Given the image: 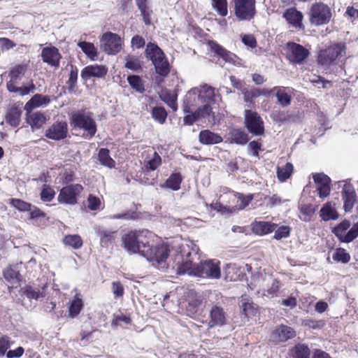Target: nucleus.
Listing matches in <instances>:
<instances>
[{
  "label": "nucleus",
  "instance_id": "28",
  "mask_svg": "<svg viewBox=\"0 0 358 358\" xmlns=\"http://www.w3.org/2000/svg\"><path fill=\"white\" fill-rule=\"evenodd\" d=\"M84 307V302L80 293L74 295L72 300L69 302L68 317L76 318Z\"/></svg>",
  "mask_w": 358,
  "mask_h": 358
},
{
  "label": "nucleus",
  "instance_id": "62",
  "mask_svg": "<svg viewBox=\"0 0 358 358\" xmlns=\"http://www.w3.org/2000/svg\"><path fill=\"white\" fill-rule=\"evenodd\" d=\"M87 203V207L91 210H99L101 204L100 199L93 194H90L88 196Z\"/></svg>",
  "mask_w": 358,
  "mask_h": 358
},
{
  "label": "nucleus",
  "instance_id": "51",
  "mask_svg": "<svg viewBox=\"0 0 358 358\" xmlns=\"http://www.w3.org/2000/svg\"><path fill=\"white\" fill-rule=\"evenodd\" d=\"M152 118L159 124H164L167 118L168 113L162 106L153 107L151 111Z\"/></svg>",
  "mask_w": 358,
  "mask_h": 358
},
{
  "label": "nucleus",
  "instance_id": "43",
  "mask_svg": "<svg viewBox=\"0 0 358 358\" xmlns=\"http://www.w3.org/2000/svg\"><path fill=\"white\" fill-rule=\"evenodd\" d=\"M275 96L277 97L278 103L283 107L287 106L291 103L292 96L289 94L285 87H274Z\"/></svg>",
  "mask_w": 358,
  "mask_h": 358
},
{
  "label": "nucleus",
  "instance_id": "63",
  "mask_svg": "<svg viewBox=\"0 0 358 358\" xmlns=\"http://www.w3.org/2000/svg\"><path fill=\"white\" fill-rule=\"evenodd\" d=\"M112 292L115 298L122 297L124 294V288L120 281L112 282Z\"/></svg>",
  "mask_w": 358,
  "mask_h": 358
},
{
  "label": "nucleus",
  "instance_id": "49",
  "mask_svg": "<svg viewBox=\"0 0 358 358\" xmlns=\"http://www.w3.org/2000/svg\"><path fill=\"white\" fill-rule=\"evenodd\" d=\"M22 294L25 295L29 299H38L40 297H44L45 295L43 292H40L39 289H34L30 285H26L20 289Z\"/></svg>",
  "mask_w": 358,
  "mask_h": 358
},
{
  "label": "nucleus",
  "instance_id": "17",
  "mask_svg": "<svg viewBox=\"0 0 358 358\" xmlns=\"http://www.w3.org/2000/svg\"><path fill=\"white\" fill-rule=\"evenodd\" d=\"M68 131L66 121H57L46 129L45 136L54 141H60L67 137Z\"/></svg>",
  "mask_w": 358,
  "mask_h": 358
},
{
  "label": "nucleus",
  "instance_id": "44",
  "mask_svg": "<svg viewBox=\"0 0 358 358\" xmlns=\"http://www.w3.org/2000/svg\"><path fill=\"white\" fill-rule=\"evenodd\" d=\"M127 82L131 87L136 92L143 94L145 92V84L143 79L137 75H129L127 76Z\"/></svg>",
  "mask_w": 358,
  "mask_h": 358
},
{
  "label": "nucleus",
  "instance_id": "4",
  "mask_svg": "<svg viewBox=\"0 0 358 358\" xmlns=\"http://www.w3.org/2000/svg\"><path fill=\"white\" fill-rule=\"evenodd\" d=\"M145 56L152 62L157 74L163 78L169 75L171 65L164 51L156 43H148L145 50Z\"/></svg>",
  "mask_w": 358,
  "mask_h": 358
},
{
  "label": "nucleus",
  "instance_id": "57",
  "mask_svg": "<svg viewBox=\"0 0 358 358\" xmlns=\"http://www.w3.org/2000/svg\"><path fill=\"white\" fill-rule=\"evenodd\" d=\"M212 6L222 16L225 17L228 14L227 0H212Z\"/></svg>",
  "mask_w": 358,
  "mask_h": 358
},
{
  "label": "nucleus",
  "instance_id": "50",
  "mask_svg": "<svg viewBox=\"0 0 358 358\" xmlns=\"http://www.w3.org/2000/svg\"><path fill=\"white\" fill-rule=\"evenodd\" d=\"M116 231L103 230L99 232L101 243L106 247L113 244L116 238Z\"/></svg>",
  "mask_w": 358,
  "mask_h": 358
},
{
  "label": "nucleus",
  "instance_id": "24",
  "mask_svg": "<svg viewBox=\"0 0 358 358\" xmlns=\"http://www.w3.org/2000/svg\"><path fill=\"white\" fill-rule=\"evenodd\" d=\"M208 45L213 52L226 62L234 63L236 62V55L225 49L216 41H209Z\"/></svg>",
  "mask_w": 358,
  "mask_h": 358
},
{
  "label": "nucleus",
  "instance_id": "47",
  "mask_svg": "<svg viewBox=\"0 0 358 358\" xmlns=\"http://www.w3.org/2000/svg\"><path fill=\"white\" fill-rule=\"evenodd\" d=\"M332 258L337 263L348 264L350 261L351 257L345 249L337 248L334 250Z\"/></svg>",
  "mask_w": 358,
  "mask_h": 358
},
{
  "label": "nucleus",
  "instance_id": "29",
  "mask_svg": "<svg viewBox=\"0 0 358 358\" xmlns=\"http://www.w3.org/2000/svg\"><path fill=\"white\" fill-rule=\"evenodd\" d=\"M3 275L5 280L8 282H16L17 285L15 288L20 285L22 280V275L17 268V265L10 264L3 270Z\"/></svg>",
  "mask_w": 358,
  "mask_h": 358
},
{
  "label": "nucleus",
  "instance_id": "13",
  "mask_svg": "<svg viewBox=\"0 0 358 358\" xmlns=\"http://www.w3.org/2000/svg\"><path fill=\"white\" fill-rule=\"evenodd\" d=\"M255 0H234L235 15L239 20H251L256 14Z\"/></svg>",
  "mask_w": 358,
  "mask_h": 358
},
{
  "label": "nucleus",
  "instance_id": "19",
  "mask_svg": "<svg viewBox=\"0 0 358 358\" xmlns=\"http://www.w3.org/2000/svg\"><path fill=\"white\" fill-rule=\"evenodd\" d=\"M313 178L317 185V190L320 198L324 199L330 194L331 192V179L323 173L313 174Z\"/></svg>",
  "mask_w": 358,
  "mask_h": 358
},
{
  "label": "nucleus",
  "instance_id": "37",
  "mask_svg": "<svg viewBox=\"0 0 358 358\" xmlns=\"http://www.w3.org/2000/svg\"><path fill=\"white\" fill-rule=\"evenodd\" d=\"M98 159L100 164L107 168L115 167V161L110 157V150L108 148H100L98 152Z\"/></svg>",
  "mask_w": 358,
  "mask_h": 358
},
{
  "label": "nucleus",
  "instance_id": "27",
  "mask_svg": "<svg viewBox=\"0 0 358 358\" xmlns=\"http://www.w3.org/2000/svg\"><path fill=\"white\" fill-rule=\"evenodd\" d=\"M22 110L19 105L16 103L11 106L8 110L5 115V120L8 124L12 127H17L21 122V116Z\"/></svg>",
  "mask_w": 358,
  "mask_h": 358
},
{
  "label": "nucleus",
  "instance_id": "18",
  "mask_svg": "<svg viewBox=\"0 0 358 358\" xmlns=\"http://www.w3.org/2000/svg\"><path fill=\"white\" fill-rule=\"evenodd\" d=\"M295 336V330L292 327L285 324L276 326L271 334V341L276 343L285 342Z\"/></svg>",
  "mask_w": 358,
  "mask_h": 358
},
{
  "label": "nucleus",
  "instance_id": "9",
  "mask_svg": "<svg viewBox=\"0 0 358 358\" xmlns=\"http://www.w3.org/2000/svg\"><path fill=\"white\" fill-rule=\"evenodd\" d=\"M351 223L348 220H344L332 229V233L337 237L341 243H349L358 237V222L355 223L352 228Z\"/></svg>",
  "mask_w": 358,
  "mask_h": 358
},
{
  "label": "nucleus",
  "instance_id": "23",
  "mask_svg": "<svg viewBox=\"0 0 358 358\" xmlns=\"http://www.w3.org/2000/svg\"><path fill=\"white\" fill-rule=\"evenodd\" d=\"M282 17L295 29H301L303 26V15L295 7L287 8L282 13Z\"/></svg>",
  "mask_w": 358,
  "mask_h": 358
},
{
  "label": "nucleus",
  "instance_id": "38",
  "mask_svg": "<svg viewBox=\"0 0 358 358\" xmlns=\"http://www.w3.org/2000/svg\"><path fill=\"white\" fill-rule=\"evenodd\" d=\"M294 172V166L291 162H287L285 166L277 167V177L280 182H285Z\"/></svg>",
  "mask_w": 358,
  "mask_h": 358
},
{
  "label": "nucleus",
  "instance_id": "56",
  "mask_svg": "<svg viewBox=\"0 0 358 358\" xmlns=\"http://www.w3.org/2000/svg\"><path fill=\"white\" fill-rule=\"evenodd\" d=\"M161 99L173 110V111H176L178 110L177 94H174L171 92H166L162 96H161Z\"/></svg>",
  "mask_w": 358,
  "mask_h": 358
},
{
  "label": "nucleus",
  "instance_id": "26",
  "mask_svg": "<svg viewBox=\"0 0 358 358\" xmlns=\"http://www.w3.org/2000/svg\"><path fill=\"white\" fill-rule=\"evenodd\" d=\"M26 121L32 131L41 129L47 121V117L41 111L26 112Z\"/></svg>",
  "mask_w": 358,
  "mask_h": 358
},
{
  "label": "nucleus",
  "instance_id": "59",
  "mask_svg": "<svg viewBox=\"0 0 358 358\" xmlns=\"http://www.w3.org/2000/svg\"><path fill=\"white\" fill-rule=\"evenodd\" d=\"M275 234L273 238L276 240H280L284 238L289 236L291 228L289 226H280L277 229H275Z\"/></svg>",
  "mask_w": 358,
  "mask_h": 358
},
{
  "label": "nucleus",
  "instance_id": "48",
  "mask_svg": "<svg viewBox=\"0 0 358 358\" xmlns=\"http://www.w3.org/2000/svg\"><path fill=\"white\" fill-rule=\"evenodd\" d=\"M320 217L324 221L336 220L338 218V213L329 203H327L320 210Z\"/></svg>",
  "mask_w": 358,
  "mask_h": 358
},
{
  "label": "nucleus",
  "instance_id": "2",
  "mask_svg": "<svg viewBox=\"0 0 358 358\" xmlns=\"http://www.w3.org/2000/svg\"><path fill=\"white\" fill-rule=\"evenodd\" d=\"M29 67V61L15 64L9 69L8 73L9 80L6 83V87L9 92L25 96L34 92L36 87L32 80L30 81L28 85L17 86L28 71Z\"/></svg>",
  "mask_w": 358,
  "mask_h": 358
},
{
  "label": "nucleus",
  "instance_id": "20",
  "mask_svg": "<svg viewBox=\"0 0 358 358\" xmlns=\"http://www.w3.org/2000/svg\"><path fill=\"white\" fill-rule=\"evenodd\" d=\"M41 58L44 63L52 67L58 68L60 64L62 55L58 48L55 46L45 47L42 49Z\"/></svg>",
  "mask_w": 358,
  "mask_h": 358
},
{
  "label": "nucleus",
  "instance_id": "40",
  "mask_svg": "<svg viewBox=\"0 0 358 358\" xmlns=\"http://www.w3.org/2000/svg\"><path fill=\"white\" fill-rule=\"evenodd\" d=\"M231 196L233 199H237V202H240L238 204L236 205V207L238 209H244L246 208L249 203L252 201L254 196L252 194L244 195L242 193L236 192L234 191L231 192Z\"/></svg>",
  "mask_w": 358,
  "mask_h": 358
},
{
  "label": "nucleus",
  "instance_id": "32",
  "mask_svg": "<svg viewBox=\"0 0 358 358\" xmlns=\"http://www.w3.org/2000/svg\"><path fill=\"white\" fill-rule=\"evenodd\" d=\"M199 141L203 145H213L222 142V137L209 129H204L200 131L199 134Z\"/></svg>",
  "mask_w": 358,
  "mask_h": 358
},
{
  "label": "nucleus",
  "instance_id": "52",
  "mask_svg": "<svg viewBox=\"0 0 358 358\" xmlns=\"http://www.w3.org/2000/svg\"><path fill=\"white\" fill-rule=\"evenodd\" d=\"M203 300L200 296L191 294L189 296V302L187 310L192 314L196 313L198 308L201 306Z\"/></svg>",
  "mask_w": 358,
  "mask_h": 358
},
{
  "label": "nucleus",
  "instance_id": "5",
  "mask_svg": "<svg viewBox=\"0 0 358 358\" xmlns=\"http://www.w3.org/2000/svg\"><path fill=\"white\" fill-rule=\"evenodd\" d=\"M308 15L310 24L315 27H320L329 24L333 16L331 8L322 1L313 3Z\"/></svg>",
  "mask_w": 358,
  "mask_h": 358
},
{
  "label": "nucleus",
  "instance_id": "45",
  "mask_svg": "<svg viewBox=\"0 0 358 358\" xmlns=\"http://www.w3.org/2000/svg\"><path fill=\"white\" fill-rule=\"evenodd\" d=\"M124 67L135 72L142 71L143 62L134 55H127L125 57Z\"/></svg>",
  "mask_w": 358,
  "mask_h": 358
},
{
  "label": "nucleus",
  "instance_id": "6",
  "mask_svg": "<svg viewBox=\"0 0 358 358\" xmlns=\"http://www.w3.org/2000/svg\"><path fill=\"white\" fill-rule=\"evenodd\" d=\"M178 250V252L176 256L178 273L180 274L188 273L189 275H194L193 271L196 265L193 264V258L192 257V255L196 256V253L187 244L180 245Z\"/></svg>",
  "mask_w": 358,
  "mask_h": 358
},
{
  "label": "nucleus",
  "instance_id": "21",
  "mask_svg": "<svg viewBox=\"0 0 358 358\" xmlns=\"http://www.w3.org/2000/svg\"><path fill=\"white\" fill-rule=\"evenodd\" d=\"M108 73V68L104 65L91 64L83 69L81 78L84 80H88L92 78H102Z\"/></svg>",
  "mask_w": 358,
  "mask_h": 358
},
{
  "label": "nucleus",
  "instance_id": "41",
  "mask_svg": "<svg viewBox=\"0 0 358 358\" xmlns=\"http://www.w3.org/2000/svg\"><path fill=\"white\" fill-rule=\"evenodd\" d=\"M317 208V206L312 203H302L299 206V211L302 215L301 219L305 222H308L311 220L315 215Z\"/></svg>",
  "mask_w": 358,
  "mask_h": 358
},
{
  "label": "nucleus",
  "instance_id": "33",
  "mask_svg": "<svg viewBox=\"0 0 358 358\" xmlns=\"http://www.w3.org/2000/svg\"><path fill=\"white\" fill-rule=\"evenodd\" d=\"M66 69L69 71V78L66 81L68 91L70 93L75 92L77 87L78 78V69L76 66L72 64H68Z\"/></svg>",
  "mask_w": 358,
  "mask_h": 358
},
{
  "label": "nucleus",
  "instance_id": "31",
  "mask_svg": "<svg viewBox=\"0 0 358 358\" xmlns=\"http://www.w3.org/2000/svg\"><path fill=\"white\" fill-rule=\"evenodd\" d=\"M50 101V96L47 95L36 94L26 103L24 110L26 112H31L36 108L47 106Z\"/></svg>",
  "mask_w": 358,
  "mask_h": 358
},
{
  "label": "nucleus",
  "instance_id": "34",
  "mask_svg": "<svg viewBox=\"0 0 358 358\" xmlns=\"http://www.w3.org/2000/svg\"><path fill=\"white\" fill-rule=\"evenodd\" d=\"M289 358H310V350L307 344L297 343L289 352Z\"/></svg>",
  "mask_w": 358,
  "mask_h": 358
},
{
  "label": "nucleus",
  "instance_id": "16",
  "mask_svg": "<svg viewBox=\"0 0 358 358\" xmlns=\"http://www.w3.org/2000/svg\"><path fill=\"white\" fill-rule=\"evenodd\" d=\"M208 318V329L221 327L227 323V312L217 303L211 306Z\"/></svg>",
  "mask_w": 358,
  "mask_h": 358
},
{
  "label": "nucleus",
  "instance_id": "46",
  "mask_svg": "<svg viewBox=\"0 0 358 358\" xmlns=\"http://www.w3.org/2000/svg\"><path fill=\"white\" fill-rule=\"evenodd\" d=\"M182 181V175L180 173H173L166 180V186L172 190L177 191L180 188Z\"/></svg>",
  "mask_w": 358,
  "mask_h": 358
},
{
  "label": "nucleus",
  "instance_id": "15",
  "mask_svg": "<svg viewBox=\"0 0 358 358\" xmlns=\"http://www.w3.org/2000/svg\"><path fill=\"white\" fill-rule=\"evenodd\" d=\"M101 48L108 55H115L122 49V39L120 36L115 33L107 31L101 38Z\"/></svg>",
  "mask_w": 358,
  "mask_h": 358
},
{
  "label": "nucleus",
  "instance_id": "3",
  "mask_svg": "<svg viewBox=\"0 0 358 358\" xmlns=\"http://www.w3.org/2000/svg\"><path fill=\"white\" fill-rule=\"evenodd\" d=\"M69 123L72 130L83 131L82 137L85 139H92L97 131V124L91 113L73 112L69 117Z\"/></svg>",
  "mask_w": 358,
  "mask_h": 358
},
{
  "label": "nucleus",
  "instance_id": "25",
  "mask_svg": "<svg viewBox=\"0 0 358 358\" xmlns=\"http://www.w3.org/2000/svg\"><path fill=\"white\" fill-rule=\"evenodd\" d=\"M278 227V224L271 222L254 221L251 224V231L257 236H264L273 232Z\"/></svg>",
  "mask_w": 358,
  "mask_h": 358
},
{
  "label": "nucleus",
  "instance_id": "7",
  "mask_svg": "<svg viewBox=\"0 0 358 358\" xmlns=\"http://www.w3.org/2000/svg\"><path fill=\"white\" fill-rule=\"evenodd\" d=\"M193 273L195 276L219 279L221 277L220 262L216 259L201 262L199 264H196Z\"/></svg>",
  "mask_w": 358,
  "mask_h": 358
},
{
  "label": "nucleus",
  "instance_id": "22",
  "mask_svg": "<svg viewBox=\"0 0 358 358\" xmlns=\"http://www.w3.org/2000/svg\"><path fill=\"white\" fill-rule=\"evenodd\" d=\"M341 195L343 200L345 211H350L357 201V195L354 186L350 183L344 184L341 191Z\"/></svg>",
  "mask_w": 358,
  "mask_h": 358
},
{
  "label": "nucleus",
  "instance_id": "36",
  "mask_svg": "<svg viewBox=\"0 0 358 358\" xmlns=\"http://www.w3.org/2000/svg\"><path fill=\"white\" fill-rule=\"evenodd\" d=\"M197 90H192L185 95L182 104V110L185 113H192V108L196 105V99L200 96H197Z\"/></svg>",
  "mask_w": 358,
  "mask_h": 358
},
{
  "label": "nucleus",
  "instance_id": "12",
  "mask_svg": "<svg viewBox=\"0 0 358 358\" xmlns=\"http://www.w3.org/2000/svg\"><path fill=\"white\" fill-rule=\"evenodd\" d=\"M287 59L292 64H301L308 57L310 52L303 45L289 41L286 44Z\"/></svg>",
  "mask_w": 358,
  "mask_h": 358
},
{
  "label": "nucleus",
  "instance_id": "53",
  "mask_svg": "<svg viewBox=\"0 0 358 358\" xmlns=\"http://www.w3.org/2000/svg\"><path fill=\"white\" fill-rule=\"evenodd\" d=\"M241 308L243 313L246 317L255 316L257 313V308L255 307L254 303L248 299H242Z\"/></svg>",
  "mask_w": 358,
  "mask_h": 358
},
{
  "label": "nucleus",
  "instance_id": "60",
  "mask_svg": "<svg viewBox=\"0 0 358 358\" xmlns=\"http://www.w3.org/2000/svg\"><path fill=\"white\" fill-rule=\"evenodd\" d=\"M12 341L8 336L4 335L0 337V357H3L10 347Z\"/></svg>",
  "mask_w": 358,
  "mask_h": 358
},
{
  "label": "nucleus",
  "instance_id": "54",
  "mask_svg": "<svg viewBox=\"0 0 358 358\" xmlns=\"http://www.w3.org/2000/svg\"><path fill=\"white\" fill-rule=\"evenodd\" d=\"M162 164V157L157 152H154L152 159L145 161V169L146 171H155Z\"/></svg>",
  "mask_w": 358,
  "mask_h": 358
},
{
  "label": "nucleus",
  "instance_id": "1",
  "mask_svg": "<svg viewBox=\"0 0 358 358\" xmlns=\"http://www.w3.org/2000/svg\"><path fill=\"white\" fill-rule=\"evenodd\" d=\"M153 234L147 229L129 230L122 236V247L129 254L143 255Z\"/></svg>",
  "mask_w": 358,
  "mask_h": 358
},
{
  "label": "nucleus",
  "instance_id": "14",
  "mask_svg": "<svg viewBox=\"0 0 358 358\" xmlns=\"http://www.w3.org/2000/svg\"><path fill=\"white\" fill-rule=\"evenodd\" d=\"M245 126L248 131L255 136H261L264 133V122L260 115L251 110H245Z\"/></svg>",
  "mask_w": 358,
  "mask_h": 358
},
{
  "label": "nucleus",
  "instance_id": "64",
  "mask_svg": "<svg viewBox=\"0 0 358 358\" xmlns=\"http://www.w3.org/2000/svg\"><path fill=\"white\" fill-rule=\"evenodd\" d=\"M241 41L245 45L251 48H255L257 45V40L252 34H244Z\"/></svg>",
  "mask_w": 358,
  "mask_h": 358
},
{
  "label": "nucleus",
  "instance_id": "61",
  "mask_svg": "<svg viewBox=\"0 0 358 358\" xmlns=\"http://www.w3.org/2000/svg\"><path fill=\"white\" fill-rule=\"evenodd\" d=\"M242 93L244 96V100L245 102H251L253 99L260 96L259 90L256 88L248 90L245 87Z\"/></svg>",
  "mask_w": 358,
  "mask_h": 358
},
{
  "label": "nucleus",
  "instance_id": "8",
  "mask_svg": "<svg viewBox=\"0 0 358 358\" xmlns=\"http://www.w3.org/2000/svg\"><path fill=\"white\" fill-rule=\"evenodd\" d=\"M169 255V247L164 243L151 246L150 243L143 253V256L149 262H152L154 264H156L158 266L165 263Z\"/></svg>",
  "mask_w": 358,
  "mask_h": 358
},
{
  "label": "nucleus",
  "instance_id": "11",
  "mask_svg": "<svg viewBox=\"0 0 358 358\" xmlns=\"http://www.w3.org/2000/svg\"><path fill=\"white\" fill-rule=\"evenodd\" d=\"M344 48V45L336 43L320 50L317 57V63L321 66H325L331 65L338 57L342 56Z\"/></svg>",
  "mask_w": 358,
  "mask_h": 358
},
{
  "label": "nucleus",
  "instance_id": "10",
  "mask_svg": "<svg viewBox=\"0 0 358 358\" xmlns=\"http://www.w3.org/2000/svg\"><path fill=\"white\" fill-rule=\"evenodd\" d=\"M83 189V185L78 183L67 185L60 189L57 201L61 204L74 206L78 203Z\"/></svg>",
  "mask_w": 358,
  "mask_h": 358
},
{
  "label": "nucleus",
  "instance_id": "55",
  "mask_svg": "<svg viewBox=\"0 0 358 358\" xmlns=\"http://www.w3.org/2000/svg\"><path fill=\"white\" fill-rule=\"evenodd\" d=\"M56 192L54 189L49 185H43L42 190L40 193L41 199L43 202H50L55 196Z\"/></svg>",
  "mask_w": 358,
  "mask_h": 358
},
{
  "label": "nucleus",
  "instance_id": "42",
  "mask_svg": "<svg viewBox=\"0 0 358 358\" xmlns=\"http://www.w3.org/2000/svg\"><path fill=\"white\" fill-rule=\"evenodd\" d=\"M62 242L66 246L75 250L81 248L83 245V239L78 234H67L63 238Z\"/></svg>",
  "mask_w": 358,
  "mask_h": 358
},
{
  "label": "nucleus",
  "instance_id": "58",
  "mask_svg": "<svg viewBox=\"0 0 358 358\" xmlns=\"http://www.w3.org/2000/svg\"><path fill=\"white\" fill-rule=\"evenodd\" d=\"M9 203L19 211L27 212L31 210V204L20 199H11Z\"/></svg>",
  "mask_w": 358,
  "mask_h": 358
},
{
  "label": "nucleus",
  "instance_id": "35",
  "mask_svg": "<svg viewBox=\"0 0 358 358\" xmlns=\"http://www.w3.org/2000/svg\"><path fill=\"white\" fill-rule=\"evenodd\" d=\"M77 45L91 61L97 60L98 50L93 43L80 41L77 43Z\"/></svg>",
  "mask_w": 358,
  "mask_h": 358
},
{
  "label": "nucleus",
  "instance_id": "39",
  "mask_svg": "<svg viewBox=\"0 0 358 358\" xmlns=\"http://www.w3.org/2000/svg\"><path fill=\"white\" fill-rule=\"evenodd\" d=\"M229 135L231 143L244 145L248 141V134L241 129H232Z\"/></svg>",
  "mask_w": 358,
  "mask_h": 358
},
{
  "label": "nucleus",
  "instance_id": "30",
  "mask_svg": "<svg viewBox=\"0 0 358 358\" xmlns=\"http://www.w3.org/2000/svg\"><path fill=\"white\" fill-rule=\"evenodd\" d=\"M135 3L140 11L144 24L146 26L151 25V16L153 14V10L149 5V0H135Z\"/></svg>",
  "mask_w": 358,
  "mask_h": 358
}]
</instances>
